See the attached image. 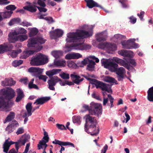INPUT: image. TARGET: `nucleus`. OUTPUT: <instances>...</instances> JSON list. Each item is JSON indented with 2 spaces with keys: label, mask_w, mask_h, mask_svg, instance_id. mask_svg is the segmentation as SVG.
I'll return each mask as SVG.
<instances>
[{
  "label": "nucleus",
  "mask_w": 153,
  "mask_h": 153,
  "mask_svg": "<svg viewBox=\"0 0 153 153\" xmlns=\"http://www.w3.org/2000/svg\"><path fill=\"white\" fill-rule=\"evenodd\" d=\"M115 61L121 66H122L125 68L128 63V61H124L122 59L116 58L114 59Z\"/></svg>",
  "instance_id": "25"
},
{
  "label": "nucleus",
  "mask_w": 153,
  "mask_h": 153,
  "mask_svg": "<svg viewBox=\"0 0 153 153\" xmlns=\"http://www.w3.org/2000/svg\"><path fill=\"white\" fill-rule=\"evenodd\" d=\"M16 8V7L15 5H10L6 6L5 8L8 10H10V11H12L15 10Z\"/></svg>",
  "instance_id": "49"
},
{
  "label": "nucleus",
  "mask_w": 153,
  "mask_h": 153,
  "mask_svg": "<svg viewBox=\"0 0 153 153\" xmlns=\"http://www.w3.org/2000/svg\"><path fill=\"white\" fill-rule=\"evenodd\" d=\"M94 26L89 28L87 31L83 30H77L75 32H70L68 33L67 36L68 38L66 40L67 42H80L82 39L87 38L92 36L93 28Z\"/></svg>",
  "instance_id": "2"
},
{
  "label": "nucleus",
  "mask_w": 153,
  "mask_h": 153,
  "mask_svg": "<svg viewBox=\"0 0 153 153\" xmlns=\"http://www.w3.org/2000/svg\"><path fill=\"white\" fill-rule=\"evenodd\" d=\"M57 82V76H54L50 78V79L49 80L48 83V85H55Z\"/></svg>",
  "instance_id": "36"
},
{
  "label": "nucleus",
  "mask_w": 153,
  "mask_h": 153,
  "mask_svg": "<svg viewBox=\"0 0 153 153\" xmlns=\"http://www.w3.org/2000/svg\"><path fill=\"white\" fill-rule=\"evenodd\" d=\"M147 92L148 100L153 102V86L149 88Z\"/></svg>",
  "instance_id": "23"
},
{
  "label": "nucleus",
  "mask_w": 153,
  "mask_h": 153,
  "mask_svg": "<svg viewBox=\"0 0 153 153\" xmlns=\"http://www.w3.org/2000/svg\"><path fill=\"white\" fill-rule=\"evenodd\" d=\"M0 94L2 95L6 100L10 101L15 96L14 91L12 88L8 87L6 89H3L0 91Z\"/></svg>",
  "instance_id": "7"
},
{
  "label": "nucleus",
  "mask_w": 153,
  "mask_h": 153,
  "mask_svg": "<svg viewBox=\"0 0 153 153\" xmlns=\"http://www.w3.org/2000/svg\"><path fill=\"white\" fill-rule=\"evenodd\" d=\"M16 92L17 94V95L15 100V101L17 102H18L24 97L25 95L22 90L20 88L17 89L16 90Z\"/></svg>",
  "instance_id": "20"
},
{
  "label": "nucleus",
  "mask_w": 153,
  "mask_h": 153,
  "mask_svg": "<svg viewBox=\"0 0 153 153\" xmlns=\"http://www.w3.org/2000/svg\"><path fill=\"white\" fill-rule=\"evenodd\" d=\"M108 98L109 99L110 103V108H111L114 106L113 102L114 98L112 97V96L110 94H108L107 95Z\"/></svg>",
  "instance_id": "48"
},
{
  "label": "nucleus",
  "mask_w": 153,
  "mask_h": 153,
  "mask_svg": "<svg viewBox=\"0 0 153 153\" xmlns=\"http://www.w3.org/2000/svg\"><path fill=\"white\" fill-rule=\"evenodd\" d=\"M117 48V46L115 44L108 43L107 48V50L113 51L116 50Z\"/></svg>",
  "instance_id": "34"
},
{
  "label": "nucleus",
  "mask_w": 153,
  "mask_h": 153,
  "mask_svg": "<svg viewBox=\"0 0 153 153\" xmlns=\"http://www.w3.org/2000/svg\"><path fill=\"white\" fill-rule=\"evenodd\" d=\"M107 42L100 43L98 45V47L99 48L102 49H107Z\"/></svg>",
  "instance_id": "46"
},
{
  "label": "nucleus",
  "mask_w": 153,
  "mask_h": 153,
  "mask_svg": "<svg viewBox=\"0 0 153 153\" xmlns=\"http://www.w3.org/2000/svg\"><path fill=\"white\" fill-rule=\"evenodd\" d=\"M86 6L89 8H92L94 7H97L100 8V9L103 10L105 12H108V11L104 9L101 5L99 4L94 0H88L86 3Z\"/></svg>",
  "instance_id": "12"
},
{
  "label": "nucleus",
  "mask_w": 153,
  "mask_h": 153,
  "mask_svg": "<svg viewBox=\"0 0 153 153\" xmlns=\"http://www.w3.org/2000/svg\"><path fill=\"white\" fill-rule=\"evenodd\" d=\"M91 110L90 111V115L99 117L102 112V106L99 103L92 102L90 103Z\"/></svg>",
  "instance_id": "6"
},
{
  "label": "nucleus",
  "mask_w": 153,
  "mask_h": 153,
  "mask_svg": "<svg viewBox=\"0 0 153 153\" xmlns=\"http://www.w3.org/2000/svg\"><path fill=\"white\" fill-rule=\"evenodd\" d=\"M102 63L103 64L105 68H108L111 71L114 72L117 68L118 64L112 62H110L108 60H101Z\"/></svg>",
  "instance_id": "9"
},
{
  "label": "nucleus",
  "mask_w": 153,
  "mask_h": 153,
  "mask_svg": "<svg viewBox=\"0 0 153 153\" xmlns=\"http://www.w3.org/2000/svg\"><path fill=\"white\" fill-rule=\"evenodd\" d=\"M65 59H74L73 53L67 54L65 56Z\"/></svg>",
  "instance_id": "52"
},
{
  "label": "nucleus",
  "mask_w": 153,
  "mask_h": 153,
  "mask_svg": "<svg viewBox=\"0 0 153 153\" xmlns=\"http://www.w3.org/2000/svg\"><path fill=\"white\" fill-rule=\"evenodd\" d=\"M91 45H89L83 44V50H89L91 48Z\"/></svg>",
  "instance_id": "63"
},
{
  "label": "nucleus",
  "mask_w": 153,
  "mask_h": 153,
  "mask_svg": "<svg viewBox=\"0 0 153 153\" xmlns=\"http://www.w3.org/2000/svg\"><path fill=\"white\" fill-rule=\"evenodd\" d=\"M107 37V34L105 31H103L98 33L96 36L97 40L99 42L106 41Z\"/></svg>",
  "instance_id": "14"
},
{
  "label": "nucleus",
  "mask_w": 153,
  "mask_h": 153,
  "mask_svg": "<svg viewBox=\"0 0 153 153\" xmlns=\"http://www.w3.org/2000/svg\"><path fill=\"white\" fill-rule=\"evenodd\" d=\"M38 77L39 79H42L43 80L44 82L46 81V79L48 78L47 76L45 75H39L37 76V77Z\"/></svg>",
  "instance_id": "54"
},
{
  "label": "nucleus",
  "mask_w": 153,
  "mask_h": 153,
  "mask_svg": "<svg viewBox=\"0 0 153 153\" xmlns=\"http://www.w3.org/2000/svg\"><path fill=\"white\" fill-rule=\"evenodd\" d=\"M125 68H126L127 69H128L129 71H132L133 70H134V69L133 67V66H131L130 64L129 63H128V62L127 64L126 67H125Z\"/></svg>",
  "instance_id": "62"
},
{
  "label": "nucleus",
  "mask_w": 153,
  "mask_h": 153,
  "mask_svg": "<svg viewBox=\"0 0 153 153\" xmlns=\"http://www.w3.org/2000/svg\"><path fill=\"white\" fill-rule=\"evenodd\" d=\"M76 73L74 72L72 74L70 75V76L73 79V82L66 81V85L69 86L74 85V84L77 85H79L81 82H82L84 79V78L80 79V76L79 75H76Z\"/></svg>",
  "instance_id": "8"
},
{
  "label": "nucleus",
  "mask_w": 153,
  "mask_h": 153,
  "mask_svg": "<svg viewBox=\"0 0 153 153\" xmlns=\"http://www.w3.org/2000/svg\"><path fill=\"white\" fill-rule=\"evenodd\" d=\"M95 64L96 63L94 61L92 60H90L87 65L86 70L91 71H94Z\"/></svg>",
  "instance_id": "24"
},
{
  "label": "nucleus",
  "mask_w": 153,
  "mask_h": 153,
  "mask_svg": "<svg viewBox=\"0 0 153 153\" xmlns=\"http://www.w3.org/2000/svg\"><path fill=\"white\" fill-rule=\"evenodd\" d=\"M57 73V69H53L48 71L46 72V74L50 78L52 77V76Z\"/></svg>",
  "instance_id": "31"
},
{
  "label": "nucleus",
  "mask_w": 153,
  "mask_h": 153,
  "mask_svg": "<svg viewBox=\"0 0 153 153\" xmlns=\"http://www.w3.org/2000/svg\"><path fill=\"white\" fill-rule=\"evenodd\" d=\"M9 41L11 42H14L16 41L22 42L27 39V36L26 35H20L18 36H8Z\"/></svg>",
  "instance_id": "10"
},
{
  "label": "nucleus",
  "mask_w": 153,
  "mask_h": 153,
  "mask_svg": "<svg viewBox=\"0 0 153 153\" xmlns=\"http://www.w3.org/2000/svg\"><path fill=\"white\" fill-rule=\"evenodd\" d=\"M46 41L43 38L37 36L36 37H33L28 39L27 46L28 48H35L39 51L41 50L43 48L40 45L44 44Z\"/></svg>",
  "instance_id": "5"
},
{
  "label": "nucleus",
  "mask_w": 153,
  "mask_h": 153,
  "mask_svg": "<svg viewBox=\"0 0 153 153\" xmlns=\"http://www.w3.org/2000/svg\"><path fill=\"white\" fill-rule=\"evenodd\" d=\"M27 31L24 28L20 27L17 29L16 30H15L12 32H10L8 34V36H14L18 34H26Z\"/></svg>",
  "instance_id": "17"
},
{
  "label": "nucleus",
  "mask_w": 153,
  "mask_h": 153,
  "mask_svg": "<svg viewBox=\"0 0 153 153\" xmlns=\"http://www.w3.org/2000/svg\"><path fill=\"white\" fill-rule=\"evenodd\" d=\"M23 62V60H15L13 62L12 65L14 67H16L22 64Z\"/></svg>",
  "instance_id": "42"
},
{
  "label": "nucleus",
  "mask_w": 153,
  "mask_h": 153,
  "mask_svg": "<svg viewBox=\"0 0 153 153\" xmlns=\"http://www.w3.org/2000/svg\"><path fill=\"white\" fill-rule=\"evenodd\" d=\"M22 138H20L16 142L9 141L8 139L6 140L3 144V152L8 153L11 145L14 144L16 149L18 150L22 145L24 146L26 143L29 141L30 136L29 134H24L22 136Z\"/></svg>",
  "instance_id": "3"
},
{
  "label": "nucleus",
  "mask_w": 153,
  "mask_h": 153,
  "mask_svg": "<svg viewBox=\"0 0 153 153\" xmlns=\"http://www.w3.org/2000/svg\"><path fill=\"white\" fill-rule=\"evenodd\" d=\"M16 83L15 81L13 80L12 78H6L4 81L2 82L1 85L3 86H12Z\"/></svg>",
  "instance_id": "15"
},
{
  "label": "nucleus",
  "mask_w": 153,
  "mask_h": 153,
  "mask_svg": "<svg viewBox=\"0 0 153 153\" xmlns=\"http://www.w3.org/2000/svg\"><path fill=\"white\" fill-rule=\"evenodd\" d=\"M34 51L32 50H29L24 51L21 54L20 58L21 59H26L30 55L33 54Z\"/></svg>",
  "instance_id": "22"
},
{
  "label": "nucleus",
  "mask_w": 153,
  "mask_h": 153,
  "mask_svg": "<svg viewBox=\"0 0 153 153\" xmlns=\"http://www.w3.org/2000/svg\"><path fill=\"white\" fill-rule=\"evenodd\" d=\"M122 45L124 48L127 49H132V47L131 44L127 41H125L122 42Z\"/></svg>",
  "instance_id": "35"
},
{
  "label": "nucleus",
  "mask_w": 153,
  "mask_h": 153,
  "mask_svg": "<svg viewBox=\"0 0 153 153\" xmlns=\"http://www.w3.org/2000/svg\"><path fill=\"white\" fill-rule=\"evenodd\" d=\"M15 129V128H13L10 125H8L5 128V131L7 132L8 134H9L13 132Z\"/></svg>",
  "instance_id": "45"
},
{
  "label": "nucleus",
  "mask_w": 153,
  "mask_h": 153,
  "mask_svg": "<svg viewBox=\"0 0 153 153\" xmlns=\"http://www.w3.org/2000/svg\"><path fill=\"white\" fill-rule=\"evenodd\" d=\"M114 72L117 75L118 80L122 81L124 78V74L126 72L125 69L122 67L117 68Z\"/></svg>",
  "instance_id": "13"
},
{
  "label": "nucleus",
  "mask_w": 153,
  "mask_h": 153,
  "mask_svg": "<svg viewBox=\"0 0 153 153\" xmlns=\"http://www.w3.org/2000/svg\"><path fill=\"white\" fill-rule=\"evenodd\" d=\"M9 125L13 128H15V129L16 127L18 126L19 125V123L16 120L12 121V122Z\"/></svg>",
  "instance_id": "47"
},
{
  "label": "nucleus",
  "mask_w": 153,
  "mask_h": 153,
  "mask_svg": "<svg viewBox=\"0 0 153 153\" xmlns=\"http://www.w3.org/2000/svg\"><path fill=\"white\" fill-rule=\"evenodd\" d=\"M104 81L106 82L109 83H114L116 84H117V81L114 78L109 76H105L103 78Z\"/></svg>",
  "instance_id": "26"
},
{
  "label": "nucleus",
  "mask_w": 153,
  "mask_h": 153,
  "mask_svg": "<svg viewBox=\"0 0 153 153\" xmlns=\"http://www.w3.org/2000/svg\"><path fill=\"white\" fill-rule=\"evenodd\" d=\"M92 82H91L92 84L95 85L97 88H100L102 83V82L95 79H92Z\"/></svg>",
  "instance_id": "39"
},
{
  "label": "nucleus",
  "mask_w": 153,
  "mask_h": 153,
  "mask_svg": "<svg viewBox=\"0 0 153 153\" xmlns=\"http://www.w3.org/2000/svg\"><path fill=\"white\" fill-rule=\"evenodd\" d=\"M15 117V113L12 111L10 112L9 114L6 117L5 120H4V123H5L7 122H9L11 121Z\"/></svg>",
  "instance_id": "27"
},
{
  "label": "nucleus",
  "mask_w": 153,
  "mask_h": 153,
  "mask_svg": "<svg viewBox=\"0 0 153 153\" xmlns=\"http://www.w3.org/2000/svg\"><path fill=\"white\" fill-rule=\"evenodd\" d=\"M107 88L108 87L105 84L102 82L100 88H101L102 91H105V90H107Z\"/></svg>",
  "instance_id": "64"
},
{
  "label": "nucleus",
  "mask_w": 153,
  "mask_h": 153,
  "mask_svg": "<svg viewBox=\"0 0 153 153\" xmlns=\"http://www.w3.org/2000/svg\"><path fill=\"white\" fill-rule=\"evenodd\" d=\"M13 12L11 11H6L4 12H0L3 19L9 18L11 16Z\"/></svg>",
  "instance_id": "30"
},
{
  "label": "nucleus",
  "mask_w": 153,
  "mask_h": 153,
  "mask_svg": "<svg viewBox=\"0 0 153 153\" xmlns=\"http://www.w3.org/2000/svg\"><path fill=\"white\" fill-rule=\"evenodd\" d=\"M92 97L93 98L96 99L97 100L101 101V99L99 95H96L95 93L94 92L92 94Z\"/></svg>",
  "instance_id": "57"
},
{
  "label": "nucleus",
  "mask_w": 153,
  "mask_h": 153,
  "mask_svg": "<svg viewBox=\"0 0 153 153\" xmlns=\"http://www.w3.org/2000/svg\"><path fill=\"white\" fill-rule=\"evenodd\" d=\"M51 54L55 58L54 62L52 64L49 65L50 67H54L57 66V51H54L51 52Z\"/></svg>",
  "instance_id": "21"
},
{
  "label": "nucleus",
  "mask_w": 153,
  "mask_h": 153,
  "mask_svg": "<svg viewBox=\"0 0 153 153\" xmlns=\"http://www.w3.org/2000/svg\"><path fill=\"white\" fill-rule=\"evenodd\" d=\"M144 14L145 12L144 11H141L140 14L139 13L137 14V16L139 17L141 20H143V17Z\"/></svg>",
  "instance_id": "61"
},
{
  "label": "nucleus",
  "mask_w": 153,
  "mask_h": 153,
  "mask_svg": "<svg viewBox=\"0 0 153 153\" xmlns=\"http://www.w3.org/2000/svg\"><path fill=\"white\" fill-rule=\"evenodd\" d=\"M81 118L79 116H74L72 117L73 122L74 123H76L78 125L80 124L81 121L80 119Z\"/></svg>",
  "instance_id": "40"
},
{
  "label": "nucleus",
  "mask_w": 153,
  "mask_h": 153,
  "mask_svg": "<svg viewBox=\"0 0 153 153\" xmlns=\"http://www.w3.org/2000/svg\"><path fill=\"white\" fill-rule=\"evenodd\" d=\"M28 87L30 89L32 88H34L37 90L39 89V88L38 86L37 85L33 84H28Z\"/></svg>",
  "instance_id": "53"
},
{
  "label": "nucleus",
  "mask_w": 153,
  "mask_h": 153,
  "mask_svg": "<svg viewBox=\"0 0 153 153\" xmlns=\"http://www.w3.org/2000/svg\"><path fill=\"white\" fill-rule=\"evenodd\" d=\"M50 99L51 97H41L36 99L34 104L36 103V105H42L45 102H48Z\"/></svg>",
  "instance_id": "19"
},
{
  "label": "nucleus",
  "mask_w": 153,
  "mask_h": 153,
  "mask_svg": "<svg viewBox=\"0 0 153 153\" xmlns=\"http://www.w3.org/2000/svg\"><path fill=\"white\" fill-rule=\"evenodd\" d=\"M83 43H77L73 44L74 49L79 50H83Z\"/></svg>",
  "instance_id": "38"
},
{
  "label": "nucleus",
  "mask_w": 153,
  "mask_h": 153,
  "mask_svg": "<svg viewBox=\"0 0 153 153\" xmlns=\"http://www.w3.org/2000/svg\"><path fill=\"white\" fill-rule=\"evenodd\" d=\"M48 62L47 56L39 53L32 57L30 64L32 66H39L44 65Z\"/></svg>",
  "instance_id": "4"
},
{
  "label": "nucleus",
  "mask_w": 153,
  "mask_h": 153,
  "mask_svg": "<svg viewBox=\"0 0 153 153\" xmlns=\"http://www.w3.org/2000/svg\"><path fill=\"white\" fill-rule=\"evenodd\" d=\"M37 6L32 5L25 6L23 7V8L25 10H28L31 12H35L36 10Z\"/></svg>",
  "instance_id": "28"
},
{
  "label": "nucleus",
  "mask_w": 153,
  "mask_h": 153,
  "mask_svg": "<svg viewBox=\"0 0 153 153\" xmlns=\"http://www.w3.org/2000/svg\"><path fill=\"white\" fill-rule=\"evenodd\" d=\"M32 103L31 102L28 103L26 105L25 107L28 113V116H30L32 114L31 112L32 109Z\"/></svg>",
  "instance_id": "29"
},
{
  "label": "nucleus",
  "mask_w": 153,
  "mask_h": 153,
  "mask_svg": "<svg viewBox=\"0 0 153 153\" xmlns=\"http://www.w3.org/2000/svg\"><path fill=\"white\" fill-rule=\"evenodd\" d=\"M8 47L5 45H0V53H3L5 52L8 51Z\"/></svg>",
  "instance_id": "41"
},
{
  "label": "nucleus",
  "mask_w": 153,
  "mask_h": 153,
  "mask_svg": "<svg viewBox=\"0 0 153 153\" xmlns=\"http://www.w3.org/2000/svg\"><path fill=\"white\" fill-rule=\"evenodd\" d=\"M73 53L74 59H78L82 57V55L79 53Z\"/></svg>",
  "instance_id": "59"
},
{
  "label": "nucleus",
  "mask_w": 153,
  "mask_h": 153,
  "mask_svg": "<svg viewBox=\"0 0 153 153\" xmlns=\"http://www.w3.org/2000/svg\"><path fill=\"white\" fill-rule=\"evenodd\" d=\"M45 20L47 21L49 24H51L55 22L52 17L50 16L45 17Z\"/></svg>",
  "instance_id": "50"
},
{
  "label": "nucleus",
  "mask_w": 153,
  "mask_h": 153,
  "mask_svg": "<svg viewBox=\"0 0 153 153\" xmlns=\"http://www.w3.org/2000/svg\"><path fill=\"white\" fill-rule=\"evenodd\" d=\"M38 30L37 29L36 27L32 28L29 32V36L30 37H32L36 35L38 33Z\"/></svg>",
  "instance_id": "37"
},
{
  "label": "nucleus",
  "mask_w": 153,
  "mask_h": 153,
  "mask_svg": "<svg viewBox=\"0 0 153 153\" xmlns=\"http://www.w3.org/2000/svg\"><path fill=\"white\" fill-rule=\"evenodd\" d=\"M42 139H44V140H41L40 141V143L44 142V143L45 144L48 142L49 139V137L48 136L44 137Z\"/></svg>",
  "instance_id": "56"
},
{
  "label": "nucleus",
  "mask_w": 153,
  "mask_h": 153,
  "mask_svg": "<svg viewBox=\"0 0 153 153\" xmlns=\"http://www.w3.org/2000/svg\"><path fill=\"white\" fill-rule=\"evenodd\" d=\"M3 96L0 97V110L3 111V109L7 108L9 107L8 101H5Z\"/></svg>",
  "instance_id": "18"
},
{
  "label": "nucleus",
  "mask_w": 153,
  "mask_h": 153,
  "mask_svg": "<svg viewBox=\"0 0 153 153\" xmlns=\"http://www.w3.org/2000/svg\"><path fill=\"white\" fill-rule=\"evenodd\" d=\"M130 64H131L133 66H135L136 65V63L135 60L134 59H130L128 61Z\"/></svg>",
  "instance_id": "55"
},
{
  "label": "nucleus",
  "mask_w": 153,
  "mask_h": 153,
  "mask_svg": "<svg viewBox=\"0 0 153 153\" xmlns=\"http://www.w3.org/2000/svg\"><path fill=\"white\" fill-rule=\"evenodd\" d=\"M28 71L32 76L37 77V76L42 73L43 70L39 67H31L28 69Z\"/></svg>",
  "instance_id": "11"
},
{
  "label": "nucleus",
  "mask_w": 153,
  "mask_h": 153,
  "mask_svg": "<svg viewBox=\"0 0 153 153\" xmlns=\"http://www.w3.org/2000/svg\"><path fill=\"white\" fill-rule=\"evenodd\" d=\"M24 131V129L22 127L19 128L18 129L17 131L16 132V134L17 135H19L23 133Z\"/></svg>",
  "instance_id": "60"
},
{
  "label": "nucleus",
  "mask_w": 153,
  "mask_h": 153,
  "mask_svg": "<svg viewBox=\"0 0 153 153\" xmlns=\"http://www.w3.org/2000/svg\"><path fill=\"white\" fill-rule=\"evenodd\" d=\"M66 65V61L64 59H58V68L65 67Z\"/></svg>",
  "instance_id": "43"
},
{
  "label": "nucleus",
  "mask_w": 153,
  "mask_h": 153,
  "mask_svg": "<svg viewBox=\"0 0 153 153\" xmlns=\"http://www.w3.org/2000/svg\"><path fill=\"white\" fill-rule=\"evenodd\" d=\"M118 53L125 57L131 58L133 57V52L130 51L122 50L118 51Z\"/></svg>",
  "instance_id": "16"
},
{
  "label": "nucleus",
  "mask_w": 153,
  "mask_h": 153,
  "mask_svg": "<svg viewBox=\"0 0 153 153\" xmlns=\"http://www.w3.org/2000/svg\"><path fill=\"white\" fill-rule=\"evenodd\" d=\"M59 76L62 78L64 79H68L69 78V74L64 72L59 74Z\"/></svg>",
  "instance_id": "44"
},
{
  "label": "nucleus",
  "mask_w": 153,
  "mask_h": 153,
  "mask_svg": "<svg viewBox=\"0 0 153 153\" xmlns=\"http://www.w3.org/2000/svg\"><path fill=\"white\" fill-rule=\"evenodd\" d=\"M20 22L21 19L20 18H14L10 21L8 23V25L9 26H11L15 24L19 23Z\"/></svg>",
  "instance_id": "32"
},
{
  "label": "nucleus",
  "mask_w": 153,
  "mask_h": 153,
  "mask_svg": "<svg viewBox=\"0 0 153 153\" xmlns=\"http://www.w3.org/2000/svg\"><path fill=\"white\" fill-rule=\"evenodd\" d=\"M129 19L130 20V22L133 24H135L137 20V19L134 17L133 16H132L129 18Z\"/></svg>",
  "instance_id": "58"
},
{
  "label": "nucleus",
  "mask_w": 153,
  "mask_h": 153,
  "mask_svg": "<svg viewBox=\"0 0 153 153\" xmlns=\"http://www.w3.org/2000/svg\"><path fill=\"white\" fill-rule=\"evenodd\" d=\"M45 1L43 0H38L37 3L40 6L44 7L46 6V4L44 2Z\"/></svg>",
  "instance_id": "51"
},
{
  "label": "nucleus",
  "mask_w": 153,
  "mask_h": 153,
  "mask_svg": "<svg viewBox=\"0 0 153 153\" xmlns=\"http://www.w3.org/2000/svg\"><path fill=\"white\" fill-rule=\"evenodd\" d=\"M50 34L51 39H56L57 38V28L50 31Z\"/></svg>",
  "instance_id": "33"
},
{
  "label": "nucleus",
  "mask_w": 153,
  "mask_h": 153,
  "mask_svg": "<svg viewBox=\"0 0 153 153\" xmlns=\"http://www.w3.org/2000/svg\"><path fill=\"white\" fill-rule=\"evenodd\" d=\"M90 106L84 104H82L80 111L84 113L87 111H88L89 114H87L85 116V123L84 126L85 131L88 134L90 133L91 136H96L98 134L99 129L98 128L96 127L97 121L95 119V117L90 116Z\"/></svg>",
  "instance_id": "1"
}]
</instances>
